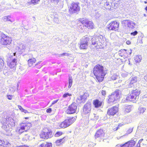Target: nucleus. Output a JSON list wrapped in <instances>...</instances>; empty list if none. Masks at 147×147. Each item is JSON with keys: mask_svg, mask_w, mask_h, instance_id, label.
I'll use <instances>...</instances> for the list:
<instances>
[{"mask_svg": "<svg viewBox=\"0 0 147 147\" xmlns=\"http://www.w3.org/2000/svg\"><path fill=\"white\" fill-rule=\"evenodd\" d=\"M93 73L97 80L99 82H102L105 75L102 66L100 65H95L93 69Z\"/></svg>", "mask_w": 147, "mask_h": 147, "instance_id": "obj_1", "label": "nucleus"}, {"mask_svg": "<svg viewBox=\"0 0 147 147\" xmlns=\"http://www.w3.org/2000/svg\"><path fill=\"white\" fill-rule=\"evenodd\" d=\"M1 122L3 124L2 127L7 131H10L11 127L15 125L14 121L10 117L3 118Z\"/></svg>", "mask_w": 147, "mask_h": 147, "instance_id": "obj_2", "label": "nucleus"}, {"mask_svg": "<svg viewBox=\"0 0 147 147\" xmlns=\"http://www.w3.org/2000/svg\"><path fill=\"white\" fill-rule=\"evenodd\" d=\"M140 91L139 90L136 89L133 90L130 95L127 96L125 98L122 100L123 102H128L129 101H134L138 100L139 98Z\"/></svg>", "mask_w": 147, "mask_h": 147, "instance_id": "obj_3", "label": "nucleus"}, {"mask_svg": "<svg viewBox=\"0 0 147 147\" xmlns=\"http://www.w3.org/2000/svg\"><path fill=\"white\" fill-rule=\"evenodd\" d=\"M104 38L101 35L94 36L91 38V42L94 47L98 48V46H101L104 43Z\"/></svg>", "mask_w": 147, "mask_h": 147, "instance_id": "obj_4", "label": "nucleus"}, {"mask_svg": "<svg viewBox=\"0 0 147 147\" xmlns=\"http://www.w3.org/2000/svg\"><path fill=\"white\" fill-rule=\"evenodd\" d=\"M80 10V7L78 3H72L69 7V13L78 14Z\"/></svg>", "mask_w": 147, "mask_h": 147, "instance_id": "obj_5", "label": "nucleus"}, {"mask_svg": "<svg viewBox=\"0 0 147 147\" xmlns=\"http://www.w3.org/2000/svg\"><path fill=\"white\" fill-rule=\"evenodd\" d=\"M90 38L88 37L87 36H85L83 38L80 42V48L81 49H87L88 47V43L90 44Z\"/></svg>", "mask_w": 147, "mask_h": 147, "instance_id": "obj_6", "label": "nucleus"}, {"mask_svg": "<svg viewBox=\"0 0 147 147\" xmlns=\"http://www.w3.org/2000/svg\"><path fill=\"white\" fill-rule=\"evenodd\" d=\"M31 126V124L29 123H22L20 124L19 129H16V131L18 132L19 134H21L24 131H26Z\"/></svg>", "mask_w": 147, "mask_h": 147, "instance_id": "obj_7", "label": "nucleus"}, {"mask_svg": "<svg viewBox=\"0 0 147 147\" xmlns=\"http://www.w3.org/2000/svg\"><path fill=\"white\" fill-rule=\"evenodd\" d=\"M118 6L117 4L113 2L111 0H107L104 4V7L107 9L113 11L116 9Z\"/></svg>", "mask_w": 147, "mask_h": 147, "instance_id": "obj_8", "label": "nucleus"}, {"mask_svg": "<svg viewBox=\"0 0 147 147\" xmlns=\"http://www.w3.org/2000/svg\"><path fill=\"white\" fill-rule=\"evenodd\" d=\"M109 102L116 103L117 100L120 98L119 90H116L109 96Z\"/></svg>", "mask_w": 147, "mask_h": 147, "instance_id": "obj_9", "label": "nucleus"}, {"mask_svg": "<svg viewBox=\"0 0 147 147\" xmlns=\"http://www.w3.org/2000/svg\"><path fill=\"white\" fill-rule=\"evenodd\" d=\"M75 120V118L72 117L65 119L59 125V127L61 128H66L73 123Z\"/></svg>", "mask_w": 147, "mask_h": 147, "instance_id": "obj_10", "label": "nucleus"}, {"mask_svg": "<svg viewBox=\"0 0 147 147\" xmlns=\"http://www.w3.org/2000/svg\"><path fill=\"white\" fill-rule=\"evenodd\" d=\"M53 136L52 132L51 130L48 128H45L43 129L40 137L43 139H47L51 138Z\"/></svg>", "mask_w": 147, "mask_h": 147, "instance_id": "obj_11", "label": "nucleus"}, {"mask_svg": "<svg viewBox=\"0 0 147 147\" xmlns=\"http://www.w3.org/2000/svg\"><path fill=\"white\" fill-rule=\"evenodd\" d=\"M77 108L76 104L75 103H72L68 108H65V112L68 114H72L76 112Z\"/></svg>", "mask_w": 147, "mask_h": 147, "instance_id": "obj_12", "label": "nucleus"}, {"mask_svg": "<svg viewBox=\"0 0 147 147\" xmlns=\"http://www.w3.org/2000/svg\"><path fill=\"white\" fill-rule=\"evenodd\" d=\"M1 42L2 44L4 45H9L12 41L11 38L6 36L4 34H2L1 36Z\"/></svg>", "mask_w": 147, "mask_h": 147, "instance_id": "obj_13", "label": "nucleus"}, {"mask_svg": "<svg viewBox=\"0 0 147 147\" xmlns=\"http://www.w3.org/2000/svg\"><path fill=\"white\" fill-rule=\"evenodd\" d=\"M91 110V103L88 102L84 105L83 111V114L86 115V116H89Z\"/></svg>", "mask_w": 147, "mask_h": 147, "instance_id": "obj_14", "label": "nucleus"}, {"mask_svg": "<svg viewBox=\"0 0 147 147\" xmlns=\"http://www.w3.org/2000/svg\"><path fill=\"white\" fill-rule=\"evenodd\" d=\"M119 27V23L113 21L111 22L107 27L109 30L116 31L118 29Z\"/></svg>", "mask_w": 147, "mask_h": 147, "instance_id": "obj_15", "label": "nucleus"}, {"mask_svg": "<svg viewBox=\"0 0 147 147\" xmlns=\"http://www.w3.org/2000/svg\"><path fill=\"white\" fill-rule=\"evenodd\" d=\"M81 23L89 29H93L94 28V24L92 22L88 20L85 19L81 21Z\"/></svg>", "mask_w": 147, "mask_h": 147, "instance_id": "obj_16", "label": "nucleus"}, {"mask_svg": "<svg viewBox=\"0 0 147 147\" xmlns=\"http://www.w3.org/2000/svg\"><path fill=\"white\" fill-rule=\"evenodd\" d=\"M122 24L125 27H127L129 28L133 29L134 28V26L136 25V23L132 21L129 20H123L122 22Z\"/></svg>", "mask_w": 147, "mask_h": 147, "instance_id": "obj_17", "label": "nucleus"}, {"mask_svg": "<svg viewBox=\"0 0 147 147\" xmlns=\"http://www.w3.org/2000/svg\"><path fill=\"white\" fill-rule=\"evenodd\" d=\"M89 96V94L87 93H85L83 95H80L78 97L77 101L78 102L84 103L86 101L88 97Z\"/></svg>", "mask_w": 147, "mask_h": 147, "instance_id": "obj_18", "label": "nucleus"}, {"mask_svg": "<svg viewBox=\"0 0 147 147\" xmlns=\"http://www.w3.org/2000/svg\"><path fill=\"white\" fill-rule=\"evenodd\" d=\"M118 108L116 106L109 108L108 110L107 113L110 116H113L115 115L118 112Z\"/></svg>", "mask_w": 147, "mask_h": 147, "instance_id": "obj_19", "label": "nucleus"}, {"mask_svg": "<svg viewBox=\"0 0 147 147\" xmlns=\"http://www.w3.org/2000/svg\"><path fill=\"white\" fill-rule=\"evenodd\" d=\"M135 139L125 143L122 145L118 144L116 146L117 147H133L135 144Z\"/></svg>", "mask_w": 147, "mask_h": 147, "instance_id": "obj_20", "label": "nucleus"}, {"mask_svg": "<svg viewBox=\"0 0 147 147\" xmlns=\"http://www.w3.org/2000/svg\"><path fill=\"white\" fill-rule=\"evenodd\" d=\"M105 132L102 129H100L98 130L95 135V138H99L101 139H103L105 136Z\"/></svg>", "mask_w": 147, "mask_h": 147, "instance_id": "obj_21", "label": "nucleus"}, {"mask_svg": "<svg viewBox=\"0 0 147 147\" xmlns=\"http://www.w3.org/2000/svg\"><path fill=\"white\" fill-rule=\"evenodd\" d=\"M138 81V77L136 76H133L130 78V82L129 84V88H131L134 86V84L136 83Z\"/></svg>", "mask_w": 147, "mask_h": 147, "instance_id": "obj_22", "label": "nucleus"}, {"mask_svg": "<svg viewBox=\"0 0 147 147\" xmlns=\"http://www.w3.org/2000/svg\"><path fill=\"white\" fill-rule=\"evenodd\" d=\"M17 60L16 59H14L8 63V66L11 68H16L17 63Z\"/></svg>", "mask_w": 147, "mask_h": 147, "instance_id": "obj_23", "label": "nucleus"}, {"mask_svg": "<svg viewBox=\"0 0 147 147\" xmlns=\"http://www.w3.org/2000/svg\"><path fill=\"white\" fill-rule=\"evenodd\" d=\"M127 50L126 49H121L119 51V56L122 57L124 56L125 57H128V54L126 52Z\"/></svg>", "mask_w": 147, "mask_h": 147, "instance_id": "obj_24", "label": "nucleus"}, {"mask_svg": "<svg viewBox=\"0 0 147 147\" xmlns=\"http://www.w3.org/2000/svg\"><path fill=\"white\" fill-rule=\"evenodd\" d=\"M93 104L95 107L98 108L101 106L102 104V102L99 101L98 100L96 99L94 100Z\"/></svg>", "mask_w": 147, "mask_h": 147, "instance_id": "obj_25", "label": "nucleus"}, {"mask_svg": "<svg viewBox=\"0 0 147 147\" xmlns=\"http://www.w3.org/2000/svg\"><path fill=\"white\" fill-rule=\"evenodd\" d=\"M11 144L7 141H3L2 144L0 146V147H9Z\"/></svg>", "mask_w": 147, "mask_h": 147, "instance_id": "obj_26", "label": "nucleus"}, {"mask_svg": "<svg viewBox=\"0 0 147 147\" xmlns=\"http://www.w3.org/2000/svg\"><path fill=\"white\" fill-rule=\"evenodd\" d=\"M36 59L34 58H32L29 59L28 60V63L30 67L32 66L33 64L35 63L36 61Z\"/></svg>", "mask_w": 147, "mask_h": 147, "instance_id": "obj_27", "label": "nucleus"}, {"mask_svg": "<svg viewBox=\"0 0 147 147\" xmlns=\"http://www.w3.org/2000/svg\"><path fill=\"white\" fill-rule=\"evenodd\" d=\"M142 59V57L141 55H138L135 57L134 60L136 63H139L141 62Z\"/></svg>", "mask_w": 147, "mask_h": 147, "instance_id": "obj_28", "label": "nucleus"}, {"mask_svg": "<svg viewBox=\"0 0 147 147\" xmlns=\"http://www.w3.org/2000/svg\"><path fill=\"white\" fill-rule=\"evenodd\" d=\"M40 1V0H31L30 2H29L28 3L29 5H35L38 4Z\"/></svg>", "mask_w": 147, "mask_h": 147, "instance_id": "obj_29", "label": "nucleus"}, {"mask_svg": "<svg viewBox=\"0 0 147 147\" xmlns=\"http://www.w3.org/2000/svg\"><path fill=\"white\" fill-rule=\"evenodd\" d=\"M11 16H5L3 18V20L4 22L9 21L11 23L12 22L10 20Z\"/></svg>", "mask_w": 147, "mask_h": 147, "instance_id": "obj_30", "label": "nucleus"}, {"mask_svg": "<svg viewBox=\"0 0 147 147\" xmlns=\"http://www.w3.org/2000/svg\"><path fill=\"white\" fill-rule=\"evenodd\" d=\"M52 145L51 143H44L41 144L39 147H52Z\"/></svg>", "mask_w": 147, "mask_h": 147, "instance_id": "obj_31", "label": "nucleus"}, {"mask_svg": "<svg viewBox=\"0 0 147 147\" xmlns=\"http://www.w3.org/2000/svg\"><path fill=\"white\" fill-rule=\"evenodd\" d=\"M146 110L145 108L142 107H140L138 108V112L140 114H142Z\"/></svg>", "mask_w": 147, "mask_h": 147, "instance_id": "obj_32", "label": "nucleus"}, {"mask_svg": "<svg viewBox=\"0 0 147 147\" xmlns=\"http://www.w3.org/2000/svg\"><path fill=\"white\" fill-rule=\"evenodd\" d=\"M73 82V79L71 77H69V80L68 83L69 84V86L68 88H70L71 86L72 85V83Z\"/></svg>", "mask_w": 147, "mask_h": 147, "instance_id": "obj_33", "label": "nucleus"}, {"mask_svg": "<svg viewBox=\"0 0 147 147\" xmlns=\"http://www.w3.org/2000/svg\"><path fill=\"white\" fill-rule=\"evenodd\" d=\"M4 66V62L3 60L0 57V69L3 68Z\"/></svg>", "mask_w": 147, "mask_h": 147, "instance_id": "obj_34", "label": "nucleus"}, {"mask_svg": "<svg viewBox=\"0 0 147 147\" xmlns=\"http://www.w3.org/2000/svg\"><path fill=\"white\" fill-rule=\"evenodd\" d=\"M92 119L93 120H96L98 119V116L95 114L91 115Z\"/></svg>", "mask_w": 147, "mask_h": 147, "instance_id": "obj_35", "label": "nucleus"}, {"mask_svg": "<svg viewBox=\"0 0 147 147\" xmlns=\"http://www.w3.org/2000/svg\"><path fill=\"white\" fill-rule=\"evenodd\" d=\"M131 110L130 106H128L125 109V111L127 113L129 112Z\"/></svg>", "mask_w": 147, "mask_h": 147, "instance_id": "obj_36", "label": "nucleus"}, {"mask_svg": "<svg viewBox=\"0 0 147 147\" xmlns=\"http://www.w3.org/2000/svg\"><path fill=\"white\" fill-rule=\"evenodd\" d=\"M25 48V46L23 44L20 45L19 47V49H20V50H24Z\"/></svg>", "mask_w": 147, "mask_h": 147, "instance_id": "obj_37", "label": "nucleus"}, {"mask_svg": "<svg viewBox=\"0 0 147 147\" xmlns=\"http://www.w3.org/2000/svg\"><path fill=\"white\" fill-rule=\"evenodd\" d=\"M118 76L115 74H113L111 77V78L112 80H115L117 78Z\"/></svg>", "mask_w": 147, "mask_h": 147, "instance_id": "obj_38", "label": "nucleus"}, {"mask_svg": "<svg viewBox=\"0 0 147 147\" xmlns=\"http://www.w3.org/2000/svg\"><path fill=\"white\" fill-rule=\"evenodd\" d=\"M62 134V132L58 131L56 133L55 135V136L56 137H58L61 135Z\"/></svg>", "mask_w": 147, "mask_h": 147, "instance_id": "obj_39", "label": "nucleus"}, {"mask_svg": "<svg viewBox=\"0 0 147 147\" xmlns=\"http://www.w3.org/2000/svg\"><path fill=\"white\" fill-rule=\"evenodd\" d=\"M69 54L67 53H63L62 54H60L59 55V57H63L64 56H69Z\"/></svg>", "mask_w": 147, "mask_h": 147, "instance_id": "obj_40", "label": "nucleus"}, {"mask_svg": "<svg viewBox=\"0 0 147 147\" xmlns=\"http://www.w3.org/2000/svg\"><path fill=\"white\" fill-rule=\"evenodd\" d=\"M71 94H70L68 93L67 92L63 95V97L64 98H66L68 96H71Z\"/></svg>", "mask_w": 147, "mask_h": 147, "instance_id": "obj_41", "label": "nucleus"}, {"mask_svg": "<svg viewBox=\"0 0 147 147\" xmlns=\"http://www.w3.org/2000/svg\"><path fill=\"white\" fill-rule=\"evenodd\" d=\"M102 89L103 90H102L101 91V94L103 96H105L106 95V90L104 89V88H102Z\"/></svg>", "mask_w": 147, "mask_h": 147, "instance_id": "obj_42", "label": "nucleus"}, {"mask_svg": "<svg viewBox=\"0 0 147 147\" xmlns=\"http://www.w3.org/2000/svg\"><path fill=\"white\" fill-rule=\"evenodd\" d=\"M138 33V32L137 31H135L134 32L131 33L130 35L133 36H135Z\"/></svg>", "mask_w": 147, "mask_h": 147, "instance_id": "obj_43", "label": "nucleus"}, {"mask_svg": "<svg viewBox=\"0 0 147 147\" xmlns=\"http://www.w3.org/2000/svg\"><path fill=\"white\" fill-rule=\"evenodd\" d=\"M54 22L57 23H59V20L58 18L55 17L54 18Z\"/></svg>", "mask_w": 147, "mask_h": 147, "instance_id": "obj_44", "label": "nucleus"}, {"mask_svg": "<svg viewBox=\"0 0 147 147\" xmlns=\"http://www.w3.org/2000/svg\"><path fill=\"white\" fill-rule=\"evenodd\" d=\"M66 138L65 137H64L62 139H61L59 140L60 141V142L61 144L63 143L64 142Z\"/></svg>", "mask_w": 147, "mask_h": 147, "instance_id": "obj_45", "label": "nucleus"}, {"mask_svg": "<svg viewBox=\"0 0 147 147\" xmlns=\"http://www.w3.org/2000/svg\"><path fill=\"white\" fill-rule=\"evenodd\" d=\"M133 128H130L127 131V134H129L131 133L133 131Z\"/></svg>", "mask_w": 147, "mask_h": 147, "instance_id": "obj_46", "label": "nucleus"}, {"mask_svg": "<svg viewBox=\"0 0 147 147\" xmlns=\"http://www.w3.org/2000/svg\"><path fill=\"white\" fill-rule=\"evenodd\" d=\"M121 125H120V124L118 125V126L116 127L113 128V130L114 131H116L119 128V127H121Z\"/></svg>", "mask_w": 147, "mask_h": 147, "instance_id": "obj_47", "label": "nucleus"}, {"mask_svg": "<svg viewBox=\"0 0 147 147\" xmlns=\"http://www.w3.org/2000/svg\"><path fill=\"white\" fill-rule=\"evenodd\" d=\"M55 143L56 145L58 146L59 145L61 144L59 140H57L56 141Z\"/></svg>", "mask_w": 147, "mask_h": 147, "instance_id": "obj_48", "label": "nucleus"}, {"mask_svg": "<svg viewBox=\"0 0 147 147\" xmlns=\"http://www.w3.org/2000/svg\"><path fill=\"white\" fill-rule=\"evenodd\" d=\"M51 111L52 109L51 108H49L47 109L46 110L47 112L48 113H50L51 112Z\"/></svg>", "mask_w": 147, "mask_h": 147, "instance_id": "obj_49", "label": "nucleus"}, {"mask_svg": "<svg viewBox=\"0 0 147 147\" xmlns=\"http://www.w3.org/2000/svg\"><path fill=\"white\" fill-rule=\"evenodd\" d=\"M7 98L9 100H11L12 97V96L11 95H8L7 96Z\"/></svg>", "mask_w": 147, "mask_h": 147, "instance_id": "obj_50", "label": "nucleus"}, {"mask_svg": "<svg viewBox=\"0 0 147 147\" xmlns=\"http://www.w3.org/2000/svg\"><path fill=\"white\" fill-rule=\"evenodd\" d=\"M18 108L19 109L22 111V110H23L24 109L22 108V107L20 105L18 106Z\"/></svg>", "mask_w": 147, "mask_h": 147, "instance_id": "obj_51", "label": "nucleus"}, {"mask_svg": "<svg viewBox=\"0 0 147 147\" xmlns=\"http://www.w3.org/2000/svg\"><path fill=\"white\" fill-rule=\"evenodd\" d=\"M58 100V99L54 101H53L52 102V105H53L54 104H55L56 103H57V102Z\"/></svg>", "mask_w": 147, "mask_h": 147, "instance_id": "obj_52", "label": "nucleus"}, {"mask_svg": "<svg viewBox=\"0 0 147 147\" xmlns=\"http://www.w3.org/2000/svg\"><path fill=\"white\" fill-rule=\"evenodd\" d=\"M60 0H51V1L53 2H56V3H57Z\"/></svg>", "mask_w": 147, "mask_h": 147, "instance_id": "obj_53", "label": "nucleus"}, {"mask_svg": "<svg viewBox=\"0 0 147 147\" xmlns=\"http://www.w3.org/2000/svg\"><path fill=\"white\" fill-rule=\"evenodd\" d=\"M126 43L127 44V45H129L131 43V42H130L129 41H128V40H127V41L126 42Z\"/></svg>", "mask_w": 147, "mask_h": 147, "instance_id": "obj_54", "label": "nucleus"}, {"mask_svg": "<svg viewBox=\"0 0 147 147\" xmlns=\"http://www.w3.org/2000/svg\"><path fill=\"white\" fill-rule=\"evenodd\" d=\"M144 79L147 82V75L144 76Z\"/></svg>", "mask_w": 147, "mask_h": 147, "instance_id": "obj_55", "label": "nucleus"}, {"mask_svg": "<svg viewBox=\"0 0 147 147\" xmlns=\"http://www.w3.org/2000/svg\"><path fill=\"white\" fill-rule=\"evenodd\" d=\"M22 111L24 112L25 113H26V112H27V111L26 110L24 109L23 110H22Z\"/></svg>", "mask_w": 147, "mask_h": 147, "instance_id": "obj_56", "label": "nucleus"}, {"mask_svg": "<svg viewBox=\"0 0 147 147\" xmlns=\"http://www.w3.org/2000/svg\"><path fill=\"white\" fill-rule=\"evenodd\" d=\"M122 137V136L117 137V139L118 140H119L121 138V137Z\"/></svg>", "mask_w": 147, "mask_h": 147, "instance_id": "obj_57", "label": "nucleus"}, {"mask_svg": "<svg viewBox=\"0 0 147 147\" xmlns=\"http://www.w3.org/2000/svg\"><path fill=\"white\" fill-rule=\"evenodd\" d=\"M121 81H122V80H119V81H118V82L119 83H120L121 82Z\"/></svg>", "mask_w": 147, "mask_h": 147, "instance_id": "obj_58", "label": "nucleus"}, {"mask_svg": "<svg viewBox=\"0 0 147 147\" xmlns=\"http://www.w3.org/2000/svg\"><path fill=\"white\" fill-rule=\"evenodd\" d=\"M33 20H35V17H33Z\"/></svg>", "mask_w": 147, "mask_h": 147, "instance_id": "obj_59", "label": "nucleus"}, {"mask_svg": "<svg viewBox=\"0 0 147 147\" xmlns=\"http://www.w3.org/2000/svg\"><path fill=\"white\" fill-rule=\"evenodd\" d=\"M145 9L147 11V6L145 8Z\"/></svg>", "mask_w": 147, "mask_h": 147, "instance_id": "obj_60", "label": "nucleus"}, {"mask_svg": "<svg viewBox=\"0 0 147 147\" xmlns=\"http://www.w3.org/2000/svg\"><path fill=\"white\" fill-rule=\"evenodd\" d=\"M131 52H129V55H131Z\"/></svg>", "mask_w": 147, "mask_h": 147, "instance_id": "obj_61", "label": "nucleus"}, {"mask_svg": "<svg viewBox=\"0 0 147 147\" xmlns=\"http://www.w3.org/2000/svg\"><path fill=\"white\" fill-rule=\"evenodd\" d=\"M144 3H147V2L145 1H144Z\"/></svg>", "mask_w": 147, "mask_h": 147, "instance_id": "obj_62", "label": "nucleus"}, {"mask_svg": "<svg viewBox=\"0 0 147 147\" xmlns=\"http://www.w3.org/2000/svg\"><path fill=\"white\" fill-rule=\"evenodd\" d=\"M17 86L18 87V84H17Z\"/></svg>", "mask_w": 147, "mask_h": 147, "instance_id": "obj_63", "label": "nucleus"}, {"mask_svg": "<svg viewBox=\"0 0 147 147\" xmlns=\"http://www.w3.org/2000/svg\"><path fill=\"white\" fill-rule=\"evenodd\" d=\"M123 75H124V74H122V76H123Z\"/></svg>", "mask_w": 147, "mask_h": 147, "instance_id": "obj_64", "label": "nucleus"}]
</instances>
